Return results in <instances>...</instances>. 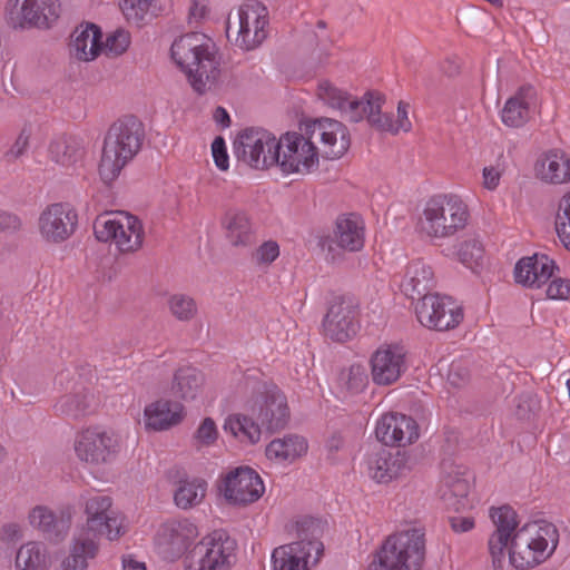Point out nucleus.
I'll return each mask as SVG.
<instances>
[{"label": "nucleus", "mask_w": 570, "mask_h": 570, "mask_svg": "<svg viewBox=\"0 0 570 570\" xmlns=\"http://www.w3.org/2000/svg\"><path fill=\"white\" fill-rule=\"evenodd\" d=\"M249 409L250 417L242 414L229 415L225 421L224 430L250 444L261 440L262 428L274 433L285 429L289 420L286 396L277 386H264L253 397Z\"/></svg>", "instance_id": "7ed1b4c3"}, {"label": "nucleus", "mask_w": 570, "mask_h": 570, "mask_svg": "<svg viewBox=\"0 0 570 570\" xmlns=\"http://www.w3.org/2000/svg\"><path fill=\"white\" fill-rule=\"evenodd\" d=\"M223 226L232 246L247 247L255 243V234L246 214L232 210L226 213Z\"/></svg>", "instance_id": "e433bc0d"}, {"label": "nucleus", "mask_w": 570, "mask_h": 570, "mask_svg": "<svg viewBox=\"0 0 570 570\" xmlns=\"http://www.w3.org/2000/svg\"><path fill=\"white\" fill-rule=\"evenodd\" d=\"M320 246L328 254L335 246L348 252L361 250L364 246L363 222L356 215L338 217L333 235L321 238Z\"/></svg>", "instance_id": "412c9836"}, {"label": "nucleus", "mask_w": 570, "mask_h": 570, "mask_svg": "<svg viewBox=\"0 0 570 570\" xmlns=\"http://www.w3.org/2000/svg\"><path fill=\"white\" fill-rule=\"evenodd\" d=\"M85 513L87 515L86 525L80 532H87L94 538L106 537L112 541L125 533L122 519L111 509L110 497L95 494L89 498H82Z\"/></svg>", "instance_id": "4468645a"}, {"label": "nucleus", "mask_w": 570, "mask_h": 570, "mask_svg": "<svg viewBox=\"0 0 570 570\" xmlns=\"http://www.w3.org/2000/svg\"><path fill=\"white\" fill-rule=\"evenodd\" d=\"M206 13L207 4L205 0H191L188 12V19L190 23L199 22L203 18H205Z\"/></svg>", "instance_id": "052dcab7"}, {"label": "nucleus", "mask_w": 570, "mask_h": 570, "mask_svg": "<svg viewBox=\"0 0 570 570\" xmlns=\"http://www.w3.org/2000/svg\"><path fill=\"white\" fill-rule=\"evenodd\" d=\"M410 105L403 100L397 104V119L394 120L392 114H383L380 106L375 105V114H371L370 125L380 131H387L396 135L400 130L410 131L412 124L409 119Z\"/></svg>", "instance_id": "ea45409f"}, {"label": "nucleus", "mask_w": 570, "mask_h": 570, "mask_svg": "<svg viewBox=\"0 0 570 570\" xmlns=\"http://www.w3.org/2000/svg\"><path fill=\"white\" fill-rule=\"evenodd\" d=\"M199 534L191 521L173 520L164 523L156 535V543L161 552L169 557L180 556L188 544Z\"/></svg>", "instance_id": "5701e85b"}, {"label": "nucleus", "mask_w": 570, "mask_h": 570, "mask_svg": "<svg viewBox=\"0 0 570 570\" xmlns=\"http://www.w3.org/2000/svg\"><path fill=\"white\" fill-rule=\"evenodd\" d=\"M170 313L180 322H188L197 314V304L194 298L176 294L168 299Z\"/></svg>", "instance_id": "c03bdc74"}, {"label": "nucleus", "mask_w": 570, "mask_h": 570, "mask_svg": "<svg viewBox=\"0 0 570 570\" xmlns=\"http://www.w3.org/2000/svg\"><path fill=\"white\" fill-rule=\"evenodd\" d=\"M47 155L53 164L72 168L82 161L86 155L85 142L77 136L59 135L49 141Z\"/></svg>", "instance_id": "cd10ccee"}, {"label": "nucleus", "mask_w": 570, "mask_h": 570, "mask_svg": "<svg viewBox=\"0 0 570 570\" xmlns=\"http://www.w3.org/2000/svg\"><path fill=\"white\" fill-rule=\"evenodd\" d=\"M534 171L544 183L564 184L570 180V158L560 150H550L535 161Z\"/></svg>", "instance_id": "2f4dec72"}, {"label": "nucleus", "mask_w": 570, "mask_h": 570, "mask_svg": "<svg viewBox=\"0 0 570 570\" xmlns=\"http://www.w3.org/2000/svg\"><path fill=\"white\" fill-rule=\"evenodd\" d=\"M556 230L563 246L570 250V193L560 202Z\"/></svg>", "instance_id": "09e8293b"}, {"label": "nucleus", "mask_w": 570, "mask_h": 570, "mask_svg": "<svg viewBox=\"0 0 570 570\" xmlns=\"http://www.w3.org/2000/svg\"><path fill=\"white\" fill-rule=\"evenodd\" d=\"M72 513L70 509L58 512L45 505L35 507L29 513L30 524L40 530L50 540H62L71 525Z\"/></svg>", "instance_id": "b1692460"}, {"label": "nucleus", "mask_w": 570, "mask_h": 570, "mask_svg": "<svg viewBox=\"0 0 570 570\" xmlns=\"http://www.w3.org/2000/svg\"><path fill=\"white\" fill-rule=\"evenodd\" d=\"M483 186L489 190H494L500 183L501 171L493 166L484 167L482 171Z\"/></svg>", "instance_id": "13d9d810"}, {"label": "nucleus", "mask_w": 570, "mask_h": 570, "mask_svg": "<svg viewBox=\"0 0 570 570\" xmlns=\"http://www.w3.org/2000/svg\"><path fill=\"white\" fill-rule=\"evenodd\" d=\"M220 490L228 502L246 505L257 501L265 488L256 471L248 466H240L225 476Z\"/></svg>", "instance_id": "a211bd4d"}, {"label": "nucleus", "mask_w": 570, "mask_h": 570, "mask_svg": "<svg viewBox=\"0 0 570 570\" xmlns=\"http://www.w3.org/2000/svg\"><path fill=\"white\" fill-rule=\"evenodd\" d=\"M4 531L10 534H16L18 532V525L17 524H8L4 527Z\"/></svg>", "instance_id": "338daca9"}, {"label": "nucleus", "mask_w": 570, "mask_h": 570, "mask_svg": "<svg viewBox=\"0 0 570 570\" xmlns=\"http://www.w3.org/2000/svg\"><path fill=\"white\" fill-rule=\"evenodd\" d=\"M451 528L458 533L466 532L474 527V519L471 517L450 518Z\"/></svg>", "instance_id": "680f3d73"}, {"label": "nucleus", "mask_w": 570, "mask_h": 570, "mask_svg": "<svg viewBox=\"0 0 570 570\" xmlns=\"http://www.w3.org/2000/svg\"><path fill=\"white\" fill-rule=\"evenodd\" d=\"M19 570H45L48 567L47 550L39 542H28L20 547L16 556Z\"/></svg>", "instance_id": "a19ab883"}, {"label": "nucleus", "mask_w": 570, "mask_h": 570, "mask_svg": "<svg viewBox=\"0 0 570 570\" xmlns=\"http://www.w3.org/2000/svg\"><path fill=\"white\" fill-rule=\"evenodd\" d=\"M207 483L204 480L180 481L174 500L178 508L189 509L199 504L206 495Z\"/></svg>", "instance_id": "79ce46f5"}, {"label": "nucleus", "mask_w": 570, "mask_h": 570, "mask_svg": "<svg viewBox=\"0 0 570 570\" xmlns=\"http://www.w3.org/2000/svg\"><path fill=\"white\" fill-rule=\"evenodd\" d=\"M183 419V405L169 400H158L145 409V424L155 431L167 430Z\"/></svg>", "instance_id": "72a5a7b5"}, {"label": "nucleus", "mask_w": 570, "mask_h": 570, "mask_svg": "<svg viewBox=\"0 0 570 570\" xmlns=\"http://www.w3.org/2000/svg\"><path fill=\"white\" fill-rule=\"evenodd\" d=\"M205 383L204 374L195 366L184 365L175 371L171 393L183 400H195Z\"/></svg>", "instance_id": "c9c22d12"}, {"label": "nucleus", "mask_w": 570, "mask_h": 570, "mask_svg": "<svg viewBox=\"0 0 570 570\" xmlns=\"http://www.w3.org/2000/svg\"><path fill=\"white\" fill-rule=\"evenodd\" d=\"M279 256V246L276 242L263 243L252 255L257 265H271Z\"/></svg>", "instance_id": "3c124183"}, {"label": "nucleus", "mask_w": 570, "mask_h": 570, "mask_svg": "<svg viewBox=\"0 0 570 570\" xmlns=\"http://www.w3.org/2000/svg\"><path fill=\"white\" fill-rule=\"evenodd\" d=\"M237 543L223 531H214L196 543L185 557L186 570H230L236 563Z\"/></svg>", "instance_id": "9d476101"}, {"label": "nucleus", "mask_w": 570, "mask_h": 570, "mask_svg": "<svg viewBox=\"0 0 570 570\" xmlns=\"http://www.w3.org/2000/svg\"><path fill=\"white\" fill-rule=\"evenodd\" d=\"M353 306L343 301H335L328 308L324 322V333L335 342H346L356 333Z\"/></svg>", "instance_id": "393cba45"}, {"label": "nucleus", "mask_w": 570, "mask_h": 570, "mask_svg": "<svg viewBox=\"0 0 570 570\" xmlns=\"http://www.w3.org/2000/svg\"><path fill=\"white\" fill-rule=\"evenodd\" d=\"M101 30L94 23L79 26L71 35L70 55L81 61H91L101 52Z\"/></svg>", "instance_id": "c756f323"}, {"label": "nucleus", "mask_w": 570, "mask_h": 570, "mask_svg": "<svg viewBox=\"0 0 570 570\" xmlns=\"http://www.w3.org/2000/svg\"><path fill=\"white\" fill-rule=\"evenodd\" d=\"M267 26V8L257 0H247L239 6L235 14H228L226 35L237 47L249 51L261 46L266 39Z\"/></svg>", "instance_id": "1a4fd4ad"}, {"label": "nucleus", "mask_w": 570, "mask_h": 570, "mask_svg": "<svg viewBox=\"0 0 570 570\" xmlns=\"http://www.w3.org/2000/svg\"><path fill=\"white\" fill-rule=\"evenodd\" d=\"M469 216L468 206L459 196L435 195L426 202L419 227L429 237L446 238L462 230Z\"/></svg>", "instance_id": "6e6552de"}, {"label": "nucleus", "mask_w": 570, "mask_h": 570, "mask_svg": "<svg viewBox=\"0 0 570 570\" xmlns=\"http://www.w3.org/2000/svg\"><path fill=\"white\" fill-rule=\"evenodd\" d=\"M99 552V543L96 538L87 532H79L72 538L68 556L61 561V570H87L89 562Z\"/></svg>", "instance_id": "473e14b6"}, {"label": "nucleus", "mask_w": 570, "mask_h": 570, "mask_svg": "<svg viewBox=\"0 0 570 570\" xmlns=\"http://www.w3.org/2000/svg\"><path fill=\"white\" fill-rule=\"evenodd\" d=\"M472 475L468 468L450 460L443 461L440 493L445 505L455 511L472 508L469 493L472 487Z\"/></svg>", "instance_id": "f3484780"}, {"label": "nucleus", "mask_w": 570, "mask_h": 570, "mask_svg": "<svg viewBox=\"0 0 570 570\" xmlns=\"http://www.w3.org/2000/svg\"><path fill=\"white\" fill-rule=\"evenodd\" d=\"M321 524L314 519L297 522L298 540L274 549L272 570H307L315 566L323 554V543L318 540Z\"/></svg>", "instance_id": "423d86ee"}, {"label": "nucleus", "mask_w": 570, "mask_h": 570, "mask_svg": "<svg viewBox=\"0 0 570 570\" xmlns=\"http://www.w3.org/2000/svg\"><path fill=\"white\" fill-rule=\"evenodd\" d=\"M21 227L20 218L11 213L0 212V232H14Z\"/></svg>", "instance_id": "bf43d9fd"}, {"label": "nucleus", "mask_w": 570, "mask_h": 570, "mask_svg": "<svg viewBox=\"0 0 570 570\" xmlns=\"http://www.w3.org/2000/svg\"><path fill=\"white\" fill-rule=\"evenodd\" d=\"M547 296L551 299H564L570 294V281L564 278H554L548 286Z\"/></svg>", "instance_id": "4d7b16f0"}, {"label": "nucleus", "mask_w": 570, "mask_h": 570, "mask_svg": "<svg viewBox=\"0 0 570 570\" xmlns=\"http://www.w3.org/2000/svg\"><path fill=\"white\" fill-rule=\"evenodd\" d=\"M122 570H146L142 562L136 561L132 558H124Z\"/></svg>", "instance_id": "0e129e2a"}, {"label": "nucleus", "mask_w": 570, "mask_h": 570, "mask_svg": "<svg viewBox=\"0 0 570 570\" xmlns=\"http://www.w3.org/2000/svg\"><path fill=\"white\" fill-rule=\"evenodd\" d=\"M153 0H124L120 4L127 21L137 27L146 24L153 18L150 11Z\"/></svg>", "instance_id": "37998d69"}, {"label": "nucleus", "mask_w": 570, "mask_h": 570, "mask_svg": "<svg viewBox=\"0 0 570 570\" xmlns=\"http://www.w3.org/2000/svg\"><path fill=\"white\" fill-rule=\"evenodd\" d=\"M276 137L264 128H247L234 140V154L238 160L255 169L276 165Z\"/></svg>", "instance_id": "f8f14e48"}, {"label": "nucleus", "mask_w": 570, "mask_h": 570, "mask_svg": "<svg viewBox=\"0 0 570 570\" xmlns=\"http://www.w3.org/2000/svg\"><path fill=\"white\" fill-rule=\"evenodd\" d=\"M375 435L385 445L404 446L417 440L416 422L404 414L389 413L383 415L375 428Z\"/></svg>", "instance_id": "4be33fe9"}, {"label": "nucleus", "mask_w": 570, "mask_h": 570, "mask_svg": "<svg viewBox=\"0 0 570 570\" xmlns=\"http://www.w3.org/2000/svg\"><path fill=\"white\" fill-rule=\"evenodd\" d=\"M94 232L98 240H112L122 253L138 250L145 236L141 222L125 212L98 216L94 223Z\"/></svg>", "instance_id": "9b49d317"}, {"label": "nucleus", "mask_w": 570, "mask_h": 570, "mask_svg": "<svg viewBox=\"0 0 570 570\" xmlns=\"http://www.w3.org/2000/svg\"><path fill=\"white\" fill-rule=\"evenodd\" d=\"M347 128L338 120L320 118L304 125L303 132H286L277 139L278 165L286 174H309L317 169L318 157L341 158L350 148Z\"/></svg>", "instance_id": "f03ea898"}, {"label": "nucleus", "mask_w": 570, "mask_h": 570, "mask_svg": "<svg viewBox=\"0 0 570 570\" xmlns=\"http://www.w3.org/2000/svg\"><path fill=\"white\" fill-rule=\"evenodd\" d=\"M170 52L196 92L202 95L216 82L219 69L215 45L205 35L190 32L179 37L173 42Z\"/></svg>", "instance_id": "20e7f679"}, {"label": "nucleus", "mask_w": 570, "mask_h": 570, "mask_svg": "<svg viewBox=\"0 0 570 570\" xmlns=\"http://www.w3.org/2000/svg\"><path fill=\"white\" fill-rule=\"evenodd\" d=\"M78 226V213L69 203L48 205L39 215L38 229L43 240L60 244L70 238Z\"/></svg>", "instance_id": "dca6fc26"}, {"label": "nucleus", "mask_w": 570, "mask_h": 570, "mask_svg": "<svg viewBox=\"0 0 570 570\" xmlns=\"http://www.w3.org/2000/svg\"><path fill=\"white\" fill-rule=\"evenodd\" d=\"M385 97L377 91H367L362 99H354L351 96L342 108L343 117L352 122H358L366 118L370 124L371 114H375V105L380 106L382 110Z\"/></svg>", "instance_id": "58836bf2"}, {"label": "nucleus", "mask_w": 570, "mask_h": 570, "mask_svg": "<svg viewBox=\"0 0 570 570\" xmlns=\"http://www.w3.org/2000/svg\"><path fill=\"white\" fill-rule=\"evenodd\" d=\"M212 154L216 166L220 170H227L229 167L226 144L223 137H216L212 144Z\"/></svg>", "instance_id": "6e6d98bb"}, {"label": "nucleus", "mask_w": 570, "mask_h": 570, "mask_svg": "<svg viewBox=\"0 0 570 570\" xmlns=\"http://www.w3.org/2000/svg\"><path fill=\"white\" fill-rule=\"evenodd\" d=\"M371 376L375 384L387 386L407 370L406 351L399 344H383L371 356Z\"/></svg>", "instance_id": "6ab92c4d"}, {"label": "nucleus", "mask_w": 570, "mask_h": 570, "mask_svg": "<svg viewBox=\"0 0 570 570\" xmlns=\"http://www.w3.org/2000/svg\"><path fill=\"white\" fill-rule=\"evenodd\" d=\"M195 438L202 445H209L217 439V429L210 417H206L196 431Z\"/></svg>", "instance_id": "864d4df0"}, {"label": "nucleus", "mask_w": 570, "mask_h": 570, "mask_svg": "<svg viewBox=\"0 0 570 570\" xmlns=\"http://www.w3.org/2000/svg\"><path fill=\"white\" fill-rule=\"evenodd\" d=\"M30 134L22 129L13 145L4 153V159L9 163L17 160L27 151L29 147Z\"/></svg>", "instance_id": "603ef678"}, {"label": "nucleus", "mask_w": 570, "mask_h": 570, "mask_svg": "<svg viewBox=\"0 0 570 570\" xmlns=\"http://www.w3.org/2000/svg\"><path fill=\"white\" fill-rule=\"evenodd\" d=\"M470 380V371L462 362H452L448 381L451 385L460 387Z\"/></svg>", "instance_id": "5fc2aeb1"}, {"label": "nucleus", "mask_w": 570, "mask_h": 570, "mask_svg": "<svg viewBox=\"0 0 570 570\" xmlns=\"http://www.w3.org/2000/svg\"><path fill=\"white\" fill-rule=\"evenodd\" d=\"M435 286L434 272L423 259L409 263L401 283L402 292L410 298L424 296Z\"/></svg>", "instance_id": "7c9ffc66"}, {"label": "nucleus", "mask_w": 570, "mask_h": 570, "mask_svg": "<svg viewBox=\"0 0 570 570\" xmlns=\"http://www.w3.org/2000/svg\"><path fill=\"white\" fill-rule=\"evenodd\" d=\"M533 90L531 87H522L518 92L509 98L501 111V119L504 125L518 128L523 126L529 119V105Z\"/></svg>", "instance_id": "4c0bfd02"}, {"label": "nucleus", "mask_w": 570, "mask_h": 570, "mask_svg": "<svg viewBox=\"0 0 570 570\" xmlns=\"http://www.w3.org/2000/svg\"><path fill=\"white\" fill-rule=\"evenodd\" d=\"M318 27L324 28L325 23L323 21H318Z\"/></svg>", "instance_id": "774afa93"}, {"label": "nucleus", "mask_w": 570, "mask_h": 570, "mask_svg": "<svg viewBox=\"0 0 570 570\" xmlns=\"http://www.w3.org/2000/svg\"><path fill=\"white\" fill-rule=\"evenodd\" d=\"M317 96L326 105L338 110H342L350 97V95L327 81H323L318 85Z\"/></svg>", "instance_id": "8fccbe9b"}, {"label": "nucleus", "mask_w": 570, "mask_h": 570, "mask_svg": "<svg viewBox=\"0 0 570 570\" xmlns=\"http://www.w3.org/2000/svg\"><path fill=\"white\" fill-rule=\"evenodd\" d=\"M144 137V126L134 116L122 117L109 127L99 163V175L104 183L111 184L118 178L124 167L140 150Z\"/></svg>", "instance_id": "39448f33"}, {"label": "nucleus", "mask_w": 570, "mask_h": 570, "mask_svg": "<svg viewBox=\"0 0 570 570\" xmlns=\"http://www.w3.org/2000/svg\"><path fill=\"white\" fill-rule=\"evenodd\" d=\"M370 474L377 482H389L411 470V461L404 451L383 449L368 462Z\"/></svg>", "instance_id": "a878e982"}, {"label": "nucleus", "mask_w": 570, "mask_h": 570, "mask_svg": "<svg viewBox=\"0 0 570 570\" xmlns=\"http://www.w3.org/2000/svg\"><path fill=\"white\" fill-rule=\"evenodd\" d=\"M367 374L361 365H352L340 374V384L351 393H360L367 385Z\"/></svg>", "instance_id": "49530a36"}, {"label": "nucleus", "mask_w": 570, "mask_h": 570, "mask_svg": "<svg viewBox=\"0 0 570 570\" xmlns=\"http://www.w3.org/2000/svg\"><path fill=\"white\" fill-rule=\"evenodd\" d=\"M557 268L554 261L544 254H534L531 257L521 258L514 268L517 283L529 287H541L553 275Z\"/></svg>", "instance_id": "bb28decb"}, {"label": "nucleus", "mask_w": 570, "mask_h": 570, "mask_svg": "<svg viewBox=\"0 0 570 570\" xmlns=\"http://www.w3.org/2000/svg\"><path fill=\"white\" fill-rule=\"evenodd\" d=\"M60 16L57 0H8L7 22L13 29L49 28Z\"/></svg>", "instance_id": "ddd939ff"}, {"label": "nucleus", "mask_w": 570, "mask_h": 570, "mask_svg": "<svg viewBox=\"0 0 570 570\" xmlns=\"http://www.w3.org/2000/svg\"><path fill=\"white\" fill-rule=\"evenodd\" d=\"M214 119L223 127H228L230 124L229 115L223 107H217L214 112Z\"/></svg>", "instance_id": "e2e57ef3"}, {"label": "nucleus", "mask_w": 570, "mask_h": 570, "mask_svg": "<svg viewBox=\"0 0 570 570\" xmlns=\"http://www.w3.org/2000/svg\"><path fill=\"white\" fill-rule=\"evenodd\" d=\"M131 42L130 33L125 29H117L106 37V41L101 43V51L108 57H118L126 52Z\"/></svg>", "instance_id": "de8ad7c7"}, {"label": "nucleus", "mask_w": 570, "mask_h": 570, "mask_svg": "<svg viewBox=\"0 0 570 570\" xmlns=\"http://www.w3.org/2000/svg\"><path fill=\"white\" fill-rule=\"evenodd\" d=\"M341 445H342V440L340 438L334 436L328 441V448L331 450H338Z\"/></svg>", "instance_id": "69168bd1"}, {"label": "nucleus", "mask_w": 570, "mask_h": 570, "mask_svg": "<svg viewBox=\"0 0 570 570\" xmlns=\"http://www.w3.org/2000/svg\"><path fill=\"white\" fill-rule=\"evenodd\" d=\"M307 441L296 434L273 440L266 446V456L278 463H292L307 452Z\"/></svg>", "instance_id": "f704fd0d"}, {"label": "nucleus", "mask_w": 570, "mask_h": 570, "mask_svg": "<svg viewBox=\"0 0 570 570\" xmlns=\"http://www.w3.org/2000/svg\"><path fill=\"white\" fill-rule=\"evenodd\" d=\"M97 400L94 393L79 386L73 392L62 395L56 403V412L68 420H81L96 411Z\"/></svg>", "instance_id": "c85d7f7f"}, {"label": "nucleus", "mask_w": 570, "mask_h": 570, "mask_svg": "<svg viewBox=\"0 0 570 570\" xmlns=\"http://www.w3.org/2000/svg\"><path fill=\"white\" fill-rule=\"evenodd\" d=\"M490 517L495 530L488 541L494 568H501L507 552L510 563L517 569L533 568L556 550L558 529L547 521H533L518 528L517 512L509 505L492 508Z\"/></svg>", "instance_id": "f257e3e1"}, {"label": "nucleus", "mask_w": 570, "mask_h": 570, "mask_svg": "<svg viewBox=\"0 0 570 570\" xmlns=\"http://www.w3.org/2000/svg\"><path fill=\"white\" fill-rule=\"evenodd\" d=\"M419 322L432 330L446 331L463 320L462 308L448 296L425 294L415 307Z\"/></svg>", "instance_id": "2eb2a0df"}, {"label": "nucleus", "mask_w": 570, "mask_h": 570, "mask_svg": "<svg viewBox=\"0 0 570 570\" xmlns=\"http://www.w3.org/2000/svg\"><path fill=\"white\" fill-rule=\"evenodd\" d=\"M460 261L472 271L483 265L484 249L480 240L469 239L461 244L459 249Z\"/></svg>", "instance_id": "a18cd8bd"}, {"label": "nucleus", "mask_w": 570, "mask_h": 570, "mask_svg": "<svg viewBox=\"0 0 570 570\" xmlns=\"http://www.w3.org/2000/svg\"><path fill=\"white\" fill-rule=\"evenodd\" d=\"M116 446L114 436L99 429H86L75 441L77 456L91 464L108 462L115 454Z\"/></svg>", "instance_id": "aec40b11"}, {"label": "nucleus", "mask_w": 570, "mask_h": 570, "mask_svg": "<svg viewBox=\"0 0 570 570\" xmlns=\"http://www.w3.org/2000/svg\"><path fill=\"white\" fill-rule=\"evenodd\" d=\"M425 534L409 529L390 535L367 570H421L425 559Z\"/></svg>", "instance_id": "0eeeda50"}]
</instances>
